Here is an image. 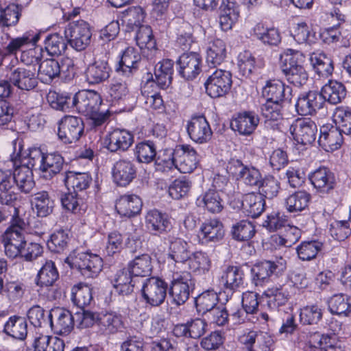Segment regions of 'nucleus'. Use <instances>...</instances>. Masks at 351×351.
Masks as SVG:
<instances>
[{"mask_svg": "<svg viewBox=\"0 0 351 351\" xmlns=\"http://www.w3.org/2000/svg\"><path fill=\"white\" fill-rule=\"evenodd\" d=\"M34 185L32 170L25 165L16 166L13 173L0 169V205L14 206L19 200V194L14 191L15 188L22 193H29Z\"/></svg>", "mask_w": 351, "mask_h": 351, "instance_id": "f257e3e1", "label": "nucleus"}, {"mask_svg": "<svg viewBox=\"0 0 351 351\" xmlns=\"http://www.w3.org/2000/svg\"><path fill=\"white\" fill-rule=\"evenodd\" d=\"M288 51L290 54H286L284 60L283 57H281L282 61V71L289 83L295 87H302L308 80V73L302 65L304 56L302 52L298 51L293 49H289Z\"/></svg>", "mask_w": 351, "mask_h": 351, "instance_id": "f03ea898", "label": "nucleus"}, {"mask_svg": "<svg viewBox=\"0 0 351 351\" xmlns=\"http://www.w3.org/2000/svg\"><path fill=\"white\" fill-rule=\"evenodd\" d=\"M173 62L167 59L158 62L154 69V73L147 71L144 76L145 83L141 87V93L144 95L146 88L156 85L160 90L167 89L171 84L173 73Z\"/></svg>", "mask_w": 351, "mask_h": 351, "instance_id": "7ed1b4c3", "label": "nucleus"}, {"mask_svg": "<svg viewBox=\"0 0 351 351\" xmlns=\"http://www.w3.org/2000/svg\"><path fill=\"white\" fill-rule=\"evenodd\" d=\"M103 259L90 251L74 252L71 267L77 269L86 278H96L103 268Z\"/></svg>", "mask_w": 351, "mask_h": 351, "instance_id": "20e7f679", "label": "nucleus"}, {"mask_svg": "<svg viewBox=\"0 0 351 351\" xmlns=\"http://www.w3.org/2000/svg\"><path fill=\"white\" fill-rule=\"evenodd\" d=\"M64 34L68 44L78 51L84 50L91 42L90 25L83 20L69 23L64 28Z\"/></svg>", "mask_w": 351, "mask_h": 351, "instance_id": "39448f33", "label": "nucleus"}, {"mask_svg": "<svg viewBox=\"0 0 351 351\" xmlns=\"http://www.w3.org/2000/svg\"><path fill=\"white\" fill-rule=\"evenodd\" d=\"M168 284L159 277H150L145 280L142 289V297L152 306H159L167 296Z\"/></svg>", "mask_w": 351, "mask_h": 351, "instance_id": "423d86ee", "label": "nucleus"}, {"mask_svg": "<svg viewBox=\"0 0 351 351\" xmlns=\"http://www.w3.org/2000/svg\"><path fill=\"white\" fill-rule=\"evenodd\" d=\"M287 267L286 261L282 258L275 261H263L253 265L251 269L252 280L256 286L269 280L272 275L278 276L285 271Z\"/></svg>", "mask_w": 351, "mask_h": 351, "instance_id": "0eeeda50", "label": "nucleus"}, {"mask_svg": "<svg viewBox=\"0 0 351 351\" xmlns=\"http://www.w3.org/2000/svg\"><path fill=\"white\" fill-rule=\"evenodd\" d=\"M84 132V123L80 117L64 116L58 122V136L65 144L76 143Z\"/></svg>", "mask_w": 351, "mask_h": 351, "instance_id": "6e6552de", "label": "nucleus"}, {"mask_svg": "<svg viewBox=\"0 0 351 351\" xmlns=\"http://www.w3.org/2000/svg\"><path fill=\"white\" fill-rule=\"evenodd\" d=\"M289 131L298 143L307 145L315 141L317 127L310 118H298L291 124Z\"/></svg>", "mask_w": 351, "mask_h": 351, "instance_id": "1a4fd4ad", "label": "nucleus"}, {"mask_svg": "<svg viewBox=\"0 0 351 351\" xmlns=\"http://www.w3.org/2000/svg\"><path fill=\"white\" fill-rule=\"evenodd\" d=\"M232 74L225 70H216L205 82L206 93L213 98L226 95L232 86Z\"/></svg>", "mask_w": 351, "mask_h": 351, "instance_id": "9d476101", "label": "nucleus"}, {"mask_svg": "<svg viewBox=\"0 0 351 351\" xmlns=\"http://www.w3.org/2000/svg\"><path fill=\"white\" fill-rule=\"evenodd\" d=\"M145 58H142L137 49L128 47L122 52L120 60L115 66V71L123 76L130 77L141 66L145 65Z\"/></svg>", "mask_w": 351, "mask_h": 351, "instance_id": "9b49d317", "label": "nucleus"}, {"mask_svg": "<svg viewBox=\"0 0 351 351\" xmlns=\"http://www.w3.org/2000/svg\"><path fill=\"white\" fill-rule=\"evenodd\" d=\"M49 324L54 332L59 335H67L73 328L75 323V314L72 315L69 310L56 307L48 315Z\"/></svg>", "mask_w": 351, "mask_h": 351, "instance_id": "f8f14e48", "label": "nucleus"}, {"mask_svg": "<svg viewBox=\"0 0 351 351\" xmlns=\"http://www.w3.org/2000/svg\"><path fill=\"white\" fill-rule=\"evenodd\" d=\"M74 108L85 116L101 108V97L94 90H81L73 95Z\"/></svg>", "mask_w": 351, "mask_h": 351, "instance_id": "ddd939ff", "label": "nucleus"}, {"mask_svg": "<svg viewBox=\"0 0 351 351\" xmlns=\"http://www.w3.org/2000/svg\"><path fill=\"white\" fill-rule=\"evenodd\" d=\"M59 278V273L52 261H47L42 266L37 274L36 284L40 287H51L48 294L50 300H56L60 298L62 293L59 289L53 287L54 283Z\"/></svg>", "mask_w": 351, "mask_h": 351, "instance_id": "4468645a", "label": "nucleus"}, {"mask_svg": "<svg viewBox=\"0 0 351 351\" xmlns=\"http://www.w3.org/2000/svg\"><path fill=\"white\" fill-rule=\"evenodd\" d=\"M37 69L21 66L11 71L10 82L22 90H31L38 85Z\"/></svg>", "mask_w": 351, "mask_h": 351, "instance_id": "2eb2a0df", "label": "nucleus"}, {"mask_svg": "<svg viewBox=\"0 0 351 351\" xmlns=\"http://www.w3.org/2000/svg\"><path fill=\"white\" fill-rule=\"evenodd\" d=\"M324 105V99L319 92L309 90L301 93L296 101L295 109L300 115H313Z\"/></svg>", "mask_w": 351, "mask_h": 351, "instance_id": "dca6fc26", "label": "nucleus"}, {"mask_svg": "<svg viewBox=\"0 0 351 351\" xmlns=\"http://www.w3.org/2000/svg\"><path fill=\"white\" fill-rule=\"evenodd\" d=\"M137 168L135 163L128 159H120L113 165L112 176L115 184L126 186L136 178Z\"/></svg>", "mask_w": 351, "mask_h": 351, "instance_id": "f3484780", "label": "nucleus"}, {"mask_svg": "<svg viewBox=\"0 0 351 351\" xmlns=\"http://www.w3.org/2000/svg\"><path fill=\"white\" fill-rule=\"evenodd\" d=\"M112 69L108 59H96L90 64L86 71L85 76L86 82L89 84H99L107 81L110 77Z\"/></svg>", "mask_w": 351, "mask_h": 351, "instance_id": "a211bd4d", "label": "nucleus"}, {"mask_svg": "<svg viewBox=\"0 0 351 351\" xmlns=\"http://www.w3.org/2000/svg\"><path fill=\"white\" fill-rule=\"evenodd\" d=\"M175 168L183 173H191L197 167L196 151L189 145L176 147Z\"/></svg>", "mask_w": 351, "mask_h": 351, "instance_id": "6ab92c4d", "label": "nucleus"}, {"mask_svg": "<svg viewBox=\"0 0 351 351\" xmlns=\"http://www.w3.org/2000/svg\"><path fill=\"white\" fill-rule=\"evenodd\" d=\"M106 148L110 152H125L132 145L134 136L123 129H114L106 137Z\"/></svg>", "mask_w": 351, "mask_h": 351, "instance_id": "aec40b11", "label": "nucleus"}, {"mask_svg": "<svg viewBox=\"0 0 351 351\" xmlns=\"http://www.w3.org/2000/svg\"><path fill=\"white\" fill-rule=\"evenodd\" d=\"M143 206L141 199L134 194L121 195L115 203V209L121 217L132 218L140 214Z\"/></svg>", "mask_w": 351, "mask_h": 351, "instance_id": "412c9836", "label": "nucleus"}, {"mask_svg": "<svg viewBox=\"0 0 351 351\" xmlns=\"http://www.w3.org/2000/svg\"><path fill=\"white\" fill-rule=\"evenodd\" d=\"M145 225L147 230L152 235L164 234L171 228L167 215L157 209L147 212L145 216Z\"/></svg>", "mask_w": 351, "mask_h": 351, "instance_id": "4be33fe9", "label": "nucleus"}, {"mask_svg": "<svg viewBox=\"0 0 351 351\" xmlns=\"http://www.w3.org/2000/svg\"><path fill=\"white\" fill-rule=\"evenodd\" d=\"M195 289V285L191 280L184 279L182 276L176 274L173 276L171 282L169 293L173 298V302L178 305H182L189 299L190 292Z\"/></svg>", "mask_w": 351, "mask_h": 351, "instance_id": "5701e85b", "label": "nucleus"}, {"mask_svg": "<svg viewBox=\"0 0 351 351\" xmlns=\"http://www.w3.org/2000/svg\"><path fill=\"white\" fill-rule=\"evenodd\" d=\"M343 143V134L334 125H325L320 128L318 143L326 152L338 149Z\"/></svg>", "mask_w": 351, "mask_h": 351, "instance_id": "b1692460", "label": "nucleus"}, {"mask_svg": "<svg viewBox=\"0 0 351 351\" xmlns=\"http://www.w3.org/2000/svg\"><path fill=\"white\" fill-rule=\"evenodd\" d=\"M259 123L258 116L254 112L239 113L230 122L231 128L240 134L248 136L253 133Z\"/></svg>", "mask_w": 351, "mask_h": 351, "instance_id": "393cba45", "label": "nucleus"}, {"mask_svg": "<svg viewBox=\"0 0 351 351\" xmlns=\"http://www.w3.org/2000/svg\"><path fill=\"white\" fill-rule=\"evenodd\" d=\"M263 95L267 101L281 103L291 99V88L279 80L267 82L263 88Z\"/></svg>", "mask_w": 351, "mask_h": 351, "instance_id": "a878e982", "label": "nucleus"}, {"mask_svg": "<svg viewBox=\"0 0 351 351\" xmlns=\"http://www.w3.org/2000/svg\"><path fill=\"white\" fill-rule=\"evenodd\" d=\"M25 232L5 231L1 235L5 255L12 259L19 257L22 245L25 244Z\"/></svg>", "mask_w": 351, "mask_h": 351, "instance_id": "bb28decb", "label": "nucleus"}, {"mask_svg": "<svg viewBox=\"0 0 351 351\" xmlns=\"http://www.w3.org/2000/svg\"><path fill=\"white\" fill-rule=\"evenodd\" d=\"M313 186L320 193H328L335 188L334 174L326 167H320L309 175Z\"/></svg>", "mask_w": 351, "mask_h": 351, "instance_id": "cd10ccee", "label": "nucleus"}, {"mask_svg": "<svg viewBox=\"0 0 351 351\" xmlns=\"http://www.w3.org/2000/svg\"><path fill=\"white\" fill-rule=\"evenodd\" d=\"M68 191L78 193L86 190L92 183L93 179L88 173L65 171L62 180Z\"/></svg>", "mask_w": 351, "mask_h": 351, "instance_id": "c85d7f7f", "label": "nucleus"}, {"mask_svg": "<svg viewBox=\"0 0 351 351\" xmlns=\"http://www.w3.org/2000/svg\"><path fill=\"white\" fill-rule=\"evenodd\" d=\"M99 326L105 335L117 334L125 328L123 317L114 311L106 313L99 316Z\"/></svg>", "mask_w": 351, "mask_h": 351, "instance_id": "c756f323", "label": "nucleus"}, {"mask_svg": "<svg viewBox=\"0 0 351 351\" xmlns=\"http://www.w3.org/2000/svg\"><path fill=\"white\" fill-rule=\"evenodd\" d=\"M178 73L186 80H193L197 75V53H184L177 60Z\"/></svg>", "mask_w": 351, "mask_h": 351, "instance_id": "7c9ffc66", "label": "nucleus"}, {"mask_svg": "<svg viewBox=\"0 0 351 351\" xmlns=\"http://www.w3.org/2000/svg\"><path fill=\"white\" fill-rule=\"evenodd\" d=\"M241 206L247 216L256 218L264 211L265 201L262 195L250 193L243 196Z\"/></svg>", "mask_w": 351, "mask_h": 351, "instance_id": "2f4dec72", "label": "nucleus"}, {"mask_svg": "<svg viewBox=\"0 0 351 351\" xmlns=\"http://www.w3.org/2000/svg\"><path fill=\"white\" fill-rule=\"evenodd\" d=\"M202 237L199 235V241L202 243L210 241L217 242L224 236L223 226L217 219L208 220L204 223L200 229Z\"/></svg>", "mask_w": 351, "mask_h": 351, "instance_id": "473e14b6", "label": "nucleus"}, {"mask_svg": "<svg viewBox=\"0 0 351 351\" xmlns=\"http://www.w3.org/2000/svg\"><path fill=\"white\" fill-rule=\"evenodd\" d=\"M221 283L232 292L239 291L244 285L243 271L238 267H228L221 277Z\"/></svg>", "mask_w": 351, "mask_h": 351, "instance_id": "72a5a7b5", "label": "nucleus"}, {"mask_svg": "<svg viewBox=\"0 0 351 351\" xmlns=\"http://www.w3.org/2000/svg\"><path fill=\"white\" fill-rule=\"evenodd\" d=\"M127 266L135 277L149 276L153 269L152 258L149 254H142L129 261Z\"/></svg>", "mask_w": 351, "mask_h": 351, "instance_id": "f704fd0d", "label": "nucleus"}, {"mask_svg": "<svg viewBox=\"0 0 351 351\" xmlns=\"http://www.w3.org/2000/svg\"><path fill=\"white\" fill-rule=\"evenodd\" d=\"M28 324L25 317L11 316L4 324L3 332L19 340H25L27 335Z\"/></svg>", "mask_w": 351, "mask_h": 351, "instance_id": "c9c22d12", "label": "nucleus"}, {"mask_svg": "<svg viewBox=\"0 0 351 351\" xmlns=\"http://www.w3.org/2000/svg\"><path fill=\"white\" fill-rule=\"evenodd\" d=\"M319 93L324 99V104L328 101L333 105L341 102L346 96L345 86L341 82L333 80L326 84Z\"/></svg>", "mask_w": 351, "mask_h": 351, "instance_id": "e433bc0d", "label": "nucleus"}, {"mask_svg": "<svg viewBox=\"0 0 351 351\" xmlns=\"http://www.w3.org/2000/svg\"><path fill=\"white\" fill-rule=\"evenodd\" d=\"M133 276L128 269V266L115 274L113 278V285L117 292L120 295H128L134 291L135 281Z\"/></svg>", "mask_w": 351, "mask_h": 351, "instance_id": "4c0bfd02", "label": "nucleus"}, {"mask_svg": "<svg viewBox=\"0 0 351 351\" xmlns=\"http://www.w3.org/2000/svg\"><path fill=\"white\" fill-rule=\"evenodd\" d=\"M31 204L38 217L49 215L54 208L53 200L45 191L35 193L32 197Z\"/></svg>", "mask_w": 351, "mask_h": 351, "instance_id": "58836bf2", "label": "nucleus"}, {"mask_svg": "<svg viewBox=\"0 0 351 351\" xmlns=\"http://www.w3.org/2000/svg\"><path fill=\"white\" fill-rule=\"evenodd\" d=\"M239 16V10L234 2L228 0L226 3H222L220 6L219 23L223 30L230 29Z\"/></svg>", "mask_w": 351, "mask_h": 351, "instance_id": "ea45409f", "label": "nucleus"}, {"mask_svg": "<svg viewBox=\"0 0 351 351\" xmlns=\"http://www.w3.org/2000/svg\"><path fill=\"white\" fill-rule=\"evenodd\" d=\"M59 62L55 59H46L42 61L37 69V77L41 82L49 84L60 76Z\"/></svg>", "mask_w": 351, "mask_h": 351, "instance_id": "a19ab883", "label": "nucleus"}, {"mask_svg": "<svg viewBox=\"0 0 351 351\" xmlns=\"http://www.w3.org/2000/svg\"><path fill=\"white\" fill-rule=\"evenodd\" d=\"M134 154L138 162L150 163L156 154V141L144 140L136 144Z\"/></svg>", "mask_w": 351, "mask_h": 351, "instance_id": "79ce46f5", "label": "nucleus"}, {"mask_svg": "<svg viewBox=\"0 0 351 351\" xmlns=\"http://www.w3.org/2000/svg\"><path fill=\"white\" fill-rule=\"evenodd\" d=\"M310 62L315 72L322 77H328L332 73V60L323 52H314L310 56Z\"/></svg>", "mask_w": 351, "mask_h": 351, "instance_id": "37998d69", "label": "nucleus"}, {"mask_svg": "<svg viewBox=\"0 0 351 351\" xmlns=\"http://www.w3.org/2000/svg\"><path fill=\"white\" fill-rule=\"evenodd\" d=\"M64 165V159L60 154L57 152H46L40 171L48 173L52 178L60 173Z\"/></svg>", "mask_w": 351, "mask_h": 351, "instance_id": "c03bdc74", "label": "nucleus"}, {"mask_svg": "<svg viewBox=\"0 0 351 351\" xmlns=\"http://www.w3.org/2000/svg\"><path fill=\"white\" fill-rule=\"evenodd\" d=\"M145 16L146 13L142 7L132 6L122 12L121 21L126 25L128 31L133 30L142 26Z\"/></svg>", "mask_w": 351, "mask_h": 351, "instance_id": "a18cd8bd", "label": "nucleus"}, {"mask_svg": "<svg viewBox=\"0 0 351 351\" xmlns=\"http://www.w3.org/2000/svg\"><path fill=\"white\" fill-rule=\"evenodd\" d=\"M70 240L69 230L59 229L51 234L47 245L48 249L53 253H64L68 250Z\"/></svg>", "mask_w": 351, "mask_h": 351, "instance_id": "49530a36", "label": "nucleus"}, {"mask_svg": "<svg viewBox=\"0 0 351 351\" xmlns=\"http://www.w3.org/2000/svg\"><path fill=\"white\" fill-rule=\"evenodd\" d=\"M254 34L263 44L277 46L281 41L278 30L274 27H267L262 23H258L254 28Z\"/></svg>", "mask_w": 351, "mask_h": 351, "instance_id": "de8ad7c7", "label": "nucleus"}, {"mask_svg": "<svg viewBox=\"0 0 351 351\" xmlns=\"http://www.w3.org/2000/svg\"><path fill=\"white\" fill-rule=\"evenodd\" d=\"M66 38L58 33L50 34L44 39V49L50 56H59L67 48Z\"/></svg>", "mask_w": 351, "mask_h": 351, "instance_id": "09e8293b", "label": "nucleus"}, {"mask_svg": "<svg viewBox=\"0 0 351 351\" xmlns=\"http://www.w3.org/2000/svg\"><path fill=\"white\" fill-rule=\"evenodd\" d=\"M226 55V45L222 40L217 39L210 43L206 50V62L211 67L219 65Z\"/></svg>", "mask_w": 351, "mask_h": 351, "instance_id": "8fccbe9b", "label": "nucleus"}, {"mask_svg": "<svg viewBox=\"0 0 351 351\" xmlns=\"http://www.w3.org/2000/svg\"><path fill=\"white\" fill-rule=\"evenodd\" d=\"M191 254L188 250L187 243L177 239L171 241L169 245L167 259L174 263H184L191 258Z\"/></svg>", "mask_w": 351, "mask_h": 351, "instance_id": "3c124183", "label": "nucleus"}, {"mask_svg": "<svg viewBox=\"0 0 351 351\" xmlns=\"http://www.w3.org/2000/svg\"><path fill=\"white\" fill-rule=\"evenodd\" d=\"M47 101L50 106L56 110L64 112L74 108L73 95L69 93L50 92Z\"/></svg>", "mask_w": 351, "mask_h": 351, "instance_id": "603ef678", "label": "nucleus"}, {"mask_svg": "<svg viewBox=\"0 0 351 351\" xmlns=\"http://www.w3.org/2000/svg\"><path fill=\"white\" fill-rule=\"evenodd\" d=\"M301 237V230L295 226L287 225L280 233L273 237L274 241L278 246L290 247Z\"/></svg>", "mask_w": 351, "mask_h": 351, "instance_id": "864d4df0", "label": "nucleus"}, {"mask_svg": "<svg viewBox=\"0 0 351 351\" xmlns=\"http://www.w3.org/2000/svg\"><path fill=\"white\" fill-rule=\"evenodd\" d=\"M267 300V305L271 309L278 308L285 305L289 299L287 290L283 287H274L265 291L263 293Z\"/></svg>", "mask_w": 351, "mask_h": 351, "instance_id": "5fc2aeb1", "label": "nucleus"}, {"mask_svg": "<svg viewBox=\"0 0 351 351\" xmlns=\"http://www.w3.org/2000/svg\"><path fill=\"white\" fill-rule=\"evenodd\" d=\"M328 306L332 314L348 316L351 314V304L349 298L343 294H335L328 300Z\"/></svg>", "mask_w": 351, "mask_h": 351, "instance_id": "6e6d98bb", "label": "nucleus"}, {"mask_svg": "<svg viewBox=\"0 0 351 351\" xmlns=\"http://www.w3.org/2000/svg\"><path fill=\"white\" fill-rule=\"evenodd\" d=\"M228 314L226 308L215 307L212 311L204 313L201 319L203 333L208 329V325L223 326L228 322Z\"/></svg>", "mask_w": 351, "mask_h": 351, "instance_id": "4d7b16f0", "label": "nucleus"}, {"mask_svg": "<svg viewBox=\"0 0 351 351\" xmlns=\"http://www.w3.org/2000/svg\"><path fill=\"white\" fill-rule=\"evenodd\" d=\"M311 198V195L305 191H296L286 199V208L291 213L302 211L308 206Z\"/></svg>", "mask_w": 351, "mask_h": 351, "instance_id": "13d9d810", "label": "nucleus"}, {"mask_svg": "<svg viewBox=\"0 0 351 351\" xmlns=\"http://www.w3.org/2000/svg\"><path fill=\"white\" fill-rule=\"evenodd\" d=\"M71 300L80 308L88 306L93 300L91 288L82 283L75 285L72 288Z\"/></svg>", "mask_w": 351, "mask_h": 351, "instance_id": "bf43d9fd", "label": "nucleus"}, {"mask_svg": "<svg viewBox=\"0 0 351 351\" xmlns=\"http://www.w3.org/2000/svg\"><path fill=\"white\" fill-rule=\"evenodd\" d=\"M322 247L323 243L318 241H303L296 247L298 256L302 261H311L316 257Z\"/></svg>", "mask_w": 351, "mask_h": 351, "instance_id": "052dcab7", "label": "nucleus"}, {"mask_svg": "<svg viewBox=\"0 0 351 351\" xmlns=\"http://www.w3.org/2000/svg\"><path fill=\"white\" fill-rule=\"evenodd\" d=\"M136 40L138 46L142 49L149 50L156 49V41L153 35V32L150 26L142 25L138 27L136 35Z\"/></svg>", "mask_w": 351, "mask_h": 351, "instance_id": "680f3d73", "label": "nucleus"}, {"mask_svg": "<svg viewBox=\"0 0 351 351\" xmlns=\"http://www.w3.org/2000/svg\"><path fill=\"white\" fill-rule=\"evenodd\" d=\"M45 154L46 152H44L40 147H29L27 155L20 159V164L25 165L31 170L34 169L40 171Z\"/></svg>", "mask_w": 351, "mask_h": 351, "instance_id": "e2e57ef3", "label": "nucleus"}, {"mask_svg": "<svg viewBox=\"0 0 351 351\" xmlns=\"http://www.w3.org/2000/svg\"><path fill=\"white\" fill-rule=\"evenodd\" d=\"M255 234L253 223L247 220H241L232 226V235L234 239L245 241L252 239Z\"/></svg>", "mask_w": 351, "mask_h": 351, "instance_id": "0e129e2a", "label": "nucleus"}, {"mask_svg": "<svg viewBox=\"0 0 351 351\" xmlns=\"http://www.w3.org/2000/svg\"><path fill=\"white\" fill-rule=\"evenodd\" d=\"M61 204L62 207L74 214L78 213L84 210V202L80 195L74 191H68L61 195Z\"/></svg>", "mask_w": 351, "mask_h": 351, "instance_id": "69168bd1", "label": "nucleus"}, {"mask_svg": "<svg viewBox=\"0 0 351 351\" xmlns=\"http://www.w3.org/2000/svg\"><path fill=\"white\" fill-rule=\"evenodd\" d=\"M323 316V309L317 304L304 306L300 310V322L304 325L317 324Z\"/></svg>", "mask_w": 351, "mask_h": 351, "instance_id": "338daca9", "label": "nucleus"}, {"mask_svg": "<svg viewBox=\"0 0 351 351\" xmlns=\"http://www.w3.org/2000/svg\"><path fill=\"white\" fill-rule=\"evenodd\" d=\"M333 120L335 127L346 135L351 134V111L343 108H337Z\"/></svg>", "mask_w": 351, "mask_h": 351, "instance_id": "774afa93", "label": "nucleus"}]
</instances>
